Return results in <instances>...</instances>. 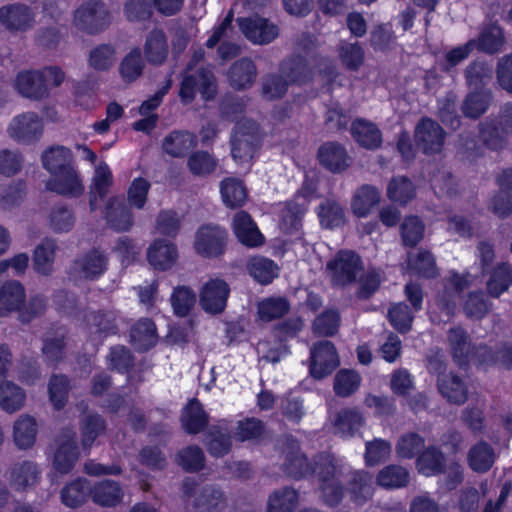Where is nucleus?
<instances>
[{
    "mask_svg": "<svg viewBox=\"0 0 512 512\" xmlns=\"http://www.w3.org/2000/svg\"><path fill=\"white\" fill-rule=\"evenodd\" d=\"M112 173L105 163H100L95 169V175L90 187L89 206L91 211H95L98 207V199L102 200L109 192L112 186Z\"/></svg>",
    "mask_w": 512,
    "mask_h": 512,
    "instance_id": "nucleus-40",
    "label": "nucleus"
},
{
    "mask_svg": "<svg viewBox=\"0 0 512 512\" xmlns=\"http://www.w3.org/2000/svg\"><path fill=\"white\" fill-rule=\"evenodd\" d=\"M144 66L140 49L138 47L133 48L120 63L121 78L127 83L135 81L142 75Z\"/></svg>",
    "mask_w": 512,
    "mask_h": 512,
    "instance_id": "nucleus-57",
    "label": "nucleus"
},
{
    "mask_svg": "<svg viewBox=\"0 0 512 512\" xmlns=\"http://www.w3.org/2000/svg\"><path fill=\"white\" fill-rule=\"evenodd\" d=\"M223 202L231 208L241 206L247 198V191L242 181L235 178H226L220 185Z\"/></svg>",
    "mask_w": 512,
    "mask_h": 512,
    "instance_id": "nucleus-58",
    "label": "nucleus"
},
{
    "mask_svg": "<svg viewBox=\"0 0 512 512\" xmlns=\"http://www.w3.org/2000/svg\"><path fill=\"white\" fill-rule=\"evenodd\" d=\"M43 121L35 112H23L13 117L7 127L8 136L22 144H31L43 134Z\"/></svg>",
    "mask_w": 512,
    "mask_h": 512,
    "instance_id": "nucleus-8",
    "label": "nucleus"
},
{
    "mask_svg": "<svg viewBox=\"0 0 512 512\" xmlns=\"http://www.w3.org/2000/svg\"><path fill=\"white\" fill-rule=\"evenodd\" d=\"M38 433V424L33 416L20 415L13 425V439L19 449H29L35 442Z\"/></svg>",
    "mask_w": 512,
    "mask_h": 512,
    "instance_id": "nucleus-30",
    "label": "nucleus"
},
{
    "mask_svg": "<svg viewBox=\"0 0 512 512\" xmlns=\"http://www.w3.org/2000/svg\"><path fill=\"white\" fill-rule=\"evenodd\" d=\"M327 270L334 285L345 286L356 281L363 270V265L356 253L342 250L327 263Z\"/></svg>",
    "mask_w": 512,
    "mask_h": 512,
    "instance_id": "nucleus-5",
    "label": "nucleus"
},
{
    "mask_svg": "<svg viewBox=\"0 0 512 512\" xmlns=\"http://www.w3.org/2000/svg\"><path fill=\"white\" fill-rule=\"evenodd\" d=\"M90 497L95 504L104 508H112L122 503L124 490L114 480H102L91 486Z\"/></svg>",
    "mask_w": 512,
    "mask_h": 512,
    "instance_id": "nucleus-21",
    "label": "nucleus"
},
{
    "mask_svg": "<svg viewBox=\"0 0 512 512\" xmlns=\"http://www.w3.org/2000/svg\"><path fill=\"white\" fill-rule=\"evenodd\" d=\"M90 333L107 336L117 331L116 317L111 311H93L86 316Z\"/></svg>",
    "mask_w": 512,
    "mask_h": 512,
    "instance_id": "nucleus-51",
    "label": "nucleus"
},
{
    "mask_svg": "<svg viewBox=\"0 0 512 512\" xmlns=\"http://www.w3.org/2000/svg\"><path fill=\"white\" fill-rule=\"evenodd\" d=\"M298 504L299 493L291 487H282L269 495L267 512H294Z\"/></svg>",
    "mask_w": 512,
    "mask_h": 512,
    "instance_id": "nucleus-43",
    "label": "nucleus"
},
{
    "mask_svg": "<svg viewBox=\"0 0 512 512\" xmlns=\"http://www.w3.org/2000/svg\"><path fill=\"white\" fill-rule=\"evenodd\" d=\"M178 258L177 248L165 240L155 241L148 250V261L156 269L171 268Z\"/></svg>",
    "mask_w": 512,
    "mask_h": 512,
    "instance_id": "nucleus-32",
    "label": "nucleus"
},
{
    "mask_svg": "<svg viewBox=\"0 0 512 512\" xmlns=\"http://www.w3.org/2000/svg\"><path fill=\"white\" fill-rule=\"evenodd\" d=\"M310 354V374L315 379L325 378L340 364L336 348L328 340L315 343Z\"/></svg>",
    "mask_w": 512,
    "mask_h": 512,
    "instance_id": "nucleus-10",
    "label": "nucleus"
},
{
    "mask_svg": "<svg viewBox=\"0 0 512 512\" xmlns=\"http://www.w3.org/2000/svg\"><path fill=\"white\" fill-rule=\"evenodd\" d=\"M233 230L238 240L247 247H257L264 242L263 235L251 216L245 211H239L235 214Z\"/></svg>",
    "mask_w": 512,
    "mask_h": 512,
    "instance_id": "nucleus-23",
    "label": "nucleus"
},
{
    "mask_svg": "<svg viewBox=\"0 0 512 512\" xmlns=\"http://www.w3.org/2000/svg\"><path fill=\"white\" fill-rule=\"evenodd\" d=\"M492 74V67L479 60L471 62L464 70L467 85L477 91L492 79Z\"/></svg>",
    "mask_w": 512,
    "mask_h": 512,
    "instance_id": "nucleus-55",
    "label": "nucleus"
},
{
    "mask_svg": "<svg viewBox=\"0 0 512 512\" xmlns=\"http://www.w3.org/2000/svg\"><path fill=\"white\" fill-rule=\"evenodd\" d=\"M493 100L490 90L469 92L462 101L461 112L469 119L476 120L486 113Z\"/></svg>",
    "mask_w": 512,
    "mask_h": 512,
    "instance_id": "nucleus-33",
    "label": "nucleus"
},
{
    "mask_svg": "<svg viewBox=\"0 0 512 512\" xmlns=\"http://www.w3.org/2000/svg\"><path fill=\"white\" fill-rule=\"evenodd\" d=\"M24 391L14 383L5 381L0 384V407L8 412L14 413L20 410L25 403Z\"/></svg>",
    "mask_w": 512,
    "mask_h": 512,
    "instance_id": "nucleus-53",
    "label": "nucleus"
},
{
    "mask_svg": "<svg viewBox=\"0 0 512 512\" xmlns=\"http://www.w3.org/2000/svg\"><path fill=\"white\" fill-rule=\"evenodd\" d=\"M446 344L453 361L459 367H467L470 363L479 365L493 360L485 356L489 353V348L482 344H473L469 333L462 326H452L447 330Z\"/></svg>",
    "mask_w": 512,
    "mask_h": 512,
    "instance_id": "nucleus-2",
    "label": "nucleus"
},
{
    "mask_svg": "<svg viewBox=\"0 0 512 512\" xmlns=\"http://www.w3.org/2000/svg\"><path fill=\"white\" fill-rule=\"evenodd\" d=\"M197 145L194 134L188 131H173L162 142L163 150L172 157H184Z\"/></svg>",
    "mask_w": 512,
    "mask_h": 512,
    "instance_id": "nucleus-36",
    "label": "nucleus"
},
{
    "mask_svg": "<svg viewBox=\"0 0 512 512\" xmlns=\"http://www.w3.org/2000/svg\"><path fill=\"white\" fill-rule=\"evenodd\" d=\"M104 218L109 227L115 231H128L133 225V215L125 200L113 196L105 206Z\"/></svg>",
    "mask_w": 512,
    "mask_h": 512,
    "instance_id": "nucleus-20",
    "label": "nucleus"
},
{
    "mask_svg": "<svg viewBox=\"0 0 512 512\" xmlns=\"http://www.w3.org/2000/svg\"><path fill=\"white\" fill-rule=\"evenodd\" d=\"M462 310L468 319L481 320L492 310V303L482 291H472L463 299Z\"/></svg>",
    "mask_w": 512,
    "mask_h": 512,
    "instance_id": "nucleus-46",
    "label": "nucleus"
},
{
    "mask_svg": "<svg viewBox=\"0 0 512 512\" xmlns=\"http://www.w3.org/2000/svg\"><path fill=\"white\" fill-rule=\"evenodd\" d=\"M110 21V13L106 6L102 2L95 0L84 3L74 14L75 26L91 34L108 27Z\"/></svg>",
    "mask_w": 512,
    "mask_h": 512,
    "instance_id": "nucleus-6",
    "label": "nucleus"
},
{
    "mask_svg": "<svg viewBox=\"0 0 512 512\" xmlns=\"http://www.w3.org/2000/svg\"><path fill=\"white\" fill-rule=\"evenodd\" d=\"M445 135V131L436 121L423 118L415 128L414 139L417 147L425 154H436L444 146Z\"/></svg>",
    "mask_w": 512,
    "mask_h": 512,
    "instance_id": "nucleus-12",
    "label": "nucleus"
},
{
    "mask_svg": "<svg viewBox=\"0 0 512 512\" xmlns=\"http://www.w3.org/2000/svg\"><path fill=\"white\" fill-rule=\"evenodd\" d=\"M91 486L86 479L78 478L63 487L61 500L64 505L76 508L85 503L90 496Z\"/></svg>",
    "mask_w": 512,
    "mask_h": 512,
    "instance_id": "nucleus-47",
    "label": "nucleus"
},
{
    "mask_svg": "<svg viewBox=\"0 0 512 512\" xmlns=\"http://www.w3.org/2000/svg\"><path fill=\"white\" fill-rule=\"evenodd\" d=\"M181 422L185 431L190 434L199 433L208 424V416L198 400L189 401L182 413Z\"/></svg>",
    "mask_w": 512,
    "mask_h": 512,
    "instance_id": "nucleus-44",
    "label": "nucleus"
},
{
    "mask_svg": "<svg viewBox=\"0 0 512 512\" xmlns=\"http://www.w3.org/2000/svg\"><path fill=\"white\" fill-rule=\"evenodd\" d=\"M424 446L425 440L421 435L415 432H407L399 437L395 446V452L399 458L412 459Z\"/></svg>",
    "mask_w": 512,
    "mask_h": 512,
    "instance_id": "nucleus-63",
    "label": "nucleus"
},
{
    "mask_svg": "<svg viewBox=\"0 0 512 512\" xmlns=\"http://www.w3.org/2000/svg\"><path fill=\"white\" fill-rule=\"evenodd\" d=\"M290 83L285 76L279 73H269L261 80V96L267 101H274L283 98Z\"/></svg>",
    "mask_w": 512,
    "mask_h": 512,
    "instance_id": "nucleus-50",
    "label": "nucleus"
},
{
    "mask_svg": "<svg viewBox=\"0 0 512 512\" xmlns=\"http://www.w3.org/2000/svg\"><path fill=\"white\" fill-rule=\"evenodd\" d=\"M80 452L77 445V434L71 428L63 429L55 438L51 454L53 475L70 473L79 460Z\"/></svg>",
    "mask_w": 512,
    "mask_h": 512,
    "instance_id": "nucleus-4",
    "label": "nucleus"
},
{
    "mask_svg": "<svg viewBox=\"0 0 512 512\" xmlns=\"http://www.w3.org/2000/svg\"><path fill=\"white\" fill-rule=\"evenodd\" d=\"M0 298L8 313L17 311L25 301V289L19 281H7L0 288Z\"/></svg>",
    "mask_w": 512,
    "mask_h": 512,
    "instance_id": "nucleus-56",
    "label": "nucleus"
},
{
    "mask_svg": "<svg viewBox=\"0 0 512 512\" xmlns=\"http://www.w3.org/2000/svg\"><path fill=\"white\" fill-rule=\"evenodd\" d=\"M392 446L387 440L375 438L365 444L364 460L367 466H375L385 462L391 454Z\"/></svg>",
    "mask_w": 512,
    "mask_h": 512,
    "instance_id": "nucleus-62",
    "label": "nucleus"
},
{
    "mask_svg": "<svg viewBox=\"0 0 512 512\" xmlns=\"http://www.w3.org/2000/svg\"><path fill=\"white\" fill-rule=\"evenodd\" d=\"M257 68L250 58H241L234 62L228 71L230 85L237 90L250 88L257 77Z\"/></svg>",
    "mask_w": 512,
    "mask_h": 512,
    "instance_id": "nucleus-26",
    "label": "nucleus"
},
{
    "mask_svg": "<svg viewBox=\"0 0 512 512\" xmlns=\"http://www.w3.org/2000/svg\"><path fill=\"white\" fill-rule=\"evenodd\" d=\"M379 202V191L373 186L363 185L355 192L351 202V208L356 216L365 217Z\"/></svg>",
    "mask_w": 512,
    "mask_h": 512,
    "instance_id": "nucleus-45",
    "label": "nucleus"
},
{
    "mask_svg": "<svg viewBox=\"0 0 512 512\" xmlns=\"http://www.w3.org/2000/svg\"><path fill=\"white\" fill-rule=\"evenodd\" d=\"M280 72L290 84H304L313 78V71L301 56H293L283 60L280 64Z\"/></svg>",
    "mask_w": 512,
    "mask_h": 512,
    "instance_id": "nucleus-39",
    "label": "nucleus"
},
{
    "mask_svg": "<svg viewBox=\"0 0 512 512\" xmlns=\"http://www.w3.org/2000/svg\"><path fill=\"white\" fill-rule=\"evenodd\" d=\"M495 460V450L485 441L477 442L468 451V465L477 473H485L490 470Z\"/></svg>",
    "mask_w": 512,
    "mask_h": 512,
    "instance_id": "nucleus-37",
    "label": "nucleus"
},
{
    "mask_svg": "<svg viewBox=\"0 0 512 512\" xmlns=\"http://www.w3.org/2000/svg\"><path fill=\"white\" fill-rule=\"evenodd\" d=\"M446 459L436 447L429 446L418 456L416 468L420 474L434 476L445 471Z\"/></svg>",
    "mask_w": 512,
    "mask_h": 512,
    "instance_id": "nucleus-41",
    "label": "nucleus"
},
{
    "mask_svg": "<svg viewBox=\"0 0 512 512\" xmlns=\"http://www.w3.org/2000/svg\"><path fill=\"white\" fill-rule=\"evenodd\" d=\"M347 490L353 503L360 506L365 504L375 492L373 475L365 470L351 472Z\"/></svg>",
    "mask_w": 512,
    "mask_h": 512,
    "instance_id": "nucleus-19",
    "label": "nucleus"
},
{
    "mask_svg": "<svg viewBox=\"0 0 512 512\" xmlns=\"http://www.w3.org/2000/svg\"><path fill=\"white\" fill-rule=\"evenodd\" d=\"M226 233L219 226H201L194 240L196 252L203 257H214L223 252Z\"/></svg>",
    "mask_w": 512,
    "mask_h": 512,
    "instance_id": "nucleus-13",
    "label": "nucleus"
},
{
    "mask_svg": "<svg viewBox=\"0 0 512 512\" xmlns=\"http://www.w3.org/2000/svg\"><path fill=\"white\" fill-rule=\"evenodd\" d=\"M263 131L251 119L239 121L231 138V153L233 159L239 163H248L261 145Z\"/></svg>",
    "mask_w": 512,
    "mask_h": 512,
    "instance_id": "nucleus-3",
    "label": "nucleus"
},
{
    "mask_svg": "<svg viewBox=\"0 0 512 512\" xmlns=\"http://www.w3.org/2000/svg\"><path fill=\"white\" fill-rule=\"evenodd\" d=\"M170 300L174 313L179 317H185L195 305L196 294L187 286H178Z\"/></svg>",
    "mask_w": 512,
    "mask_h": 512,
    "instance_id": "nucleus-64",
    "label": "nucleus"
},
{
    "mask_svg": "<svg viewBox=\"0 0 512 512\" xmlns=\"http://www.w3.org/2000/svg\"><path fill=\"white\" fill-rule=\"evenodd\" d=\"M131 341L139 350H147L157 342L156 326L148 318L141 319L131 329Z\"/></svg>",
    "mask_w": 512,
    "mask_h": 512,
    "instance_id": "nucleus-48",
    "label": "nucleus"
},
{
    "mask_svg": "<svg viewBox=\"0 0 512 512\" xmlns=\"http://www.w3.org/2000/svg\"><path fill=\"white\" fill-rule=\"evenodd\" d=\"M364 424L363 415L355 408H344L332 420L334 432L343 437H351Z\"/></svg>",
    "mask_w": 512,
    "mask_h": 512,
    "instance_id": "nucleus-38",
    "label": "nucleus"
},
{
    "mask_svg": "<svg viewBox=\"0 0 512 512\" xmlns=\"http://www.w3.org/2000/svg\"><path fill=\"white\" fill-rule=\"evenodd\" d=\"M415 194V186L407 177L397 176L389 182L387 195L394 202L404 205L412 200Z\"/></svg>",
    "mask_w": 512,
    "mask_h": 512,
    "instance_id": "nucleus-61",
    "label": "nucleus"
},
{
    "mask_svg": "<svg viewBox=\"0 0 512 512\" xmlns=\"http://www.w3.org/2000/svg\"><path fill=\"white\" fill-rule=\"evenodd\" d=\"M46 188L68 197H77L84 192L82 179L73 166L54 174L48 180Z\"/></svg>",
    "mask_w": 512,
    "mask_h": 512,
    "instance_id": "nucleus-17",
    "label": "nucleus"
},
{
    "mask_svg": "<svg viewBox=\"0 0 512 512\" xmlns=\"http://www.w3.org/2000/svg\"><path fill=\"white\" fill-rule=\"evenodd\" d=\"M229 286L221 279H211L205 283L200 292V305L211 314L221 313L229 296Z\"/></svg>",
    "mask_w": 512,
    "mask_h": 512,
    "instance_id": "nucleus-16",
    "label": "nucleus"
},
{
    "mask_svg": "<svg viewBox=\"0 0 512 512\" xmlns=\"http://www.w3.org/2000/svg\"><path fill=\"white\" fill-rule=\"evenodd\" d=\"M312 467L306 456L300 451L298 443L292 441L284 451L283 469L285 473L294 479H300L311 474Z\"/></svg>",
    "mask_w": 512,
    "mask_h": 512,
    "instance_id": "nucleus-28",
    "label": "nucleus"
},
{
    "mask_svg": "<svg viewBox=\"0 0 512 512\" xmlns=\"http://www.w3.org/2000/svg\"><path fill=\"white\" fill-rule=\"evenodd\" d=\"M511 285L512 265L501 262L491 269L486 282V291L490 297L499 298Z\"/></svg>",
    "mask_w": 512,
    "mask_h": 512,
    "instance_id": "nucleus-31",
    "label": "nucleus"
},
{
    "mask_svg": "<svg viewBox=\"0 0 512 512\" xmlns=\"http://www.w3.org/2000/svg\"><path fill=\"white\" fill-rule=\"evenodd\" d=\"M320 163L329 171L339 173L349 167V156L345 148L335 142H327L318 150Z\"/></svg>",
    "mask_w": 512,
    "mask_h": 512,
    "instance_id": "nucleus-25",
    "label": "nucleus"
},
{
    "mask_svg": "<svg viewBox=\"0 0 512 512\" xmlns=\"http://www.w3.org/2000/svg\"><path fill=\"white\" fill-rule=\"evenodd\" d=\"M41 477V471L35 462L25 460L15 463L10 469V484L16 490H25L36 485Z\"/></svg>",
    "mask_w": 512,
    "mask_h": 512,
    "instance_id": "nucleus-27",
    "label": "nucleus"
},
{
    "mask_svg": "<svg viewBox=\"0 0 512 512\" xmlns=\"http://www.w3.org/2000/svg\"><path fill=\"white\" fill-rule=\"evenodd\" d=\"M437 387L441 396L450 404L460 406L468 399L469 388L467 383L453 373L439 377Z\"/></svg>",
    "mask_w": 512,
    "mask_h": 512,
    "instance_id": "nucleus-22",
    "label": "nucleus"
},
{
    "mask_svg": "<svg viewBox=\"0 0 512 512\" xmlns=\"http://www.w3.org/2000/svg\"><path fill=\"white\" fill-rule=\"evenodd\" d=\"M0 23L9 31H26L35 23V12L27 5L14 3L0 8Z\"/></svg>",
    "mask_w": 512,
    "mask_h": 512,
    "instance_id": "nucleus-14",
    "label": "nucleus"
},
{
    "mask_svg": "<svg viewBox=\"0 0 512 512\" xmlns=\"http://www.w3.org/2000/svg\"><path fill=\"white\" fill-rule=\"evenodd\" d=\"M351 133L355 141L363 148L374 150L382 144L380 129L368 120L356 119L352 123Z\"/></svg>",
    "mask_w": 512,
    "mask_h": 512,
    "instance_id": "nucleus-29",
    "label": "nucleus"
},
{
    "mask_svg": "<svg viewBox=\"0 0 512 512\" xmlns=\"http://www.w3.org/2000/svg\"><path fill=\"white\" fill-rule=\"evenodd\" d=\"M81 444L89 449L97 437L105 433L106 422L98 414H87L80 420Z\"/></svg>",
    "mask_w": 512,
    "mask_h": 512,
    "instance_id": "nucleus-49",
    "label": "nucleus"
},
{
    "mask_svg": "<svg viewBox=\"0 0 512 512\" xmlns=\"http://www.w3.org/2000/svg\"><path fill=\"white\" fill-rule=\"evenodd\" d=\"M193 506L198 512H223L228 506V498L221 488L206 485L196 489Z\"/></svg>",
    "mask_w": 512,
    "mask_h": 512,
    "instance_id": "nucleus-18",
    "label": "nucleus"
},
{
    "mask_svg": "<svg viewBox=\"0 0 512 512\" xmlns=\"http://www.w3.org/2000/svg\"><path fill=\"white\" fill-rule=\"evenodd\" d=\"M237 23L244 36L256 45L269 44L279 35V29L274 23L258 15L238 18Z\"/></svg>",
    "mask_w": 512,
    "mask_h": 512,
    "instance_id": "nucleus-11",
    "label": "nucleus"
},
{
    "mask_svg": "<svg viewBox=\"0 0 512 512\" xmlns=\"http://www.w3.org/2000/svg\"><path fill=\"white\" fill-rule=\"evenodd\" d=\"M58 245L52 238H44L33 251L34 269L42 274L49 275L53 271V265L56 257Z\"/></svg>",
    "mask_w": 512,
    "mask_h": 512,
    "instance_id": "nucleus-35",
    "label": "nucleus"
},
{
    "mask_svg": "<svg viewBox=\"0 0 512 512\" xmlns=\"http://www.w3.org/2000/svg\"><path fill=\"white\" fill-rule=\"evenodd\" d=\"M476 49L487 54H495L502 51L505 44L504 32L501 27L491 25L486 27L479 35Z\"/></svg>",
    "mask_w": 512,
    "mask_h": 512,
    "instance_id": "nucleus-54",
    "label": "nucleus"
},
{
    "mask_svg": "<svg viewBox=\"0 0 512 512\" xmlns=\"http://www.w3.org/2000/svg\"><path fill=\"white\" fill-rule=\"evenodd\" d=\"M144 55L148 63L162 65L169 54V45L163 30L155 28L148 33L143 46Z\"/></svg>",
    "mask_w": 512,
    "mask_h": 512,
    "instance_id": "nucleus-24",
    "label": "nucleus"
},
{
    "mask_svg": "<svg viewBox=\"0 0 512 512\" xmlns=\"http://www.w3.org/2000/svg\"><path fill=\"white\" fill-rule=\"evenodd\" d=\"M108 262L109 258L104 250L90 249L73 261L71 275L80 280L98 279L107 270Z\"/></svg>",
    "mask_w": 512,
    "mask_h": 512,
    "instance_id": "nucleus-7",
    "label": "nucleus"
},
{
    "mask_svg": "<svg viewBox=\"0 0 512 512\" xmlns=\"http://www.w3.org/2000/svg\"><path fill=\"white\" fill-rule=\"evenodd\" d=\"M197 89L205 100H210L215 96V77L210 70L200 69L196 76L185 72L179 90L182 103H191L195 98Z\"/></svg>",
    "mask_w": 512,
    "mask_h": 512,
    "instance_id": "nucleus-9",
    "label": "nucleus"
},
{
    "mask_svg": "<svg viewBox=\"0 0 512 512\" xmlns=\"http://www.w3.org/2000/svg\"><path fill=\"white\" fill-rule=\"evenodd\" d=\"M249 274L259 283L268 284L278 276V266L270 259L255 256L247 264Z\"/></svg>",
    "mask_w": 512,
    "mask_h": 512,
    "instance_id": "nucleus-52",
    "label": "nucleus"
},
{
    "mask_svg": "<svg viewBox=\"0 0 512 512\" xmlns=\"http://www.w3.org/2000/svg\"><path fill=\"white\" fill-rule=\"evenodd\" d=\"M43 167L52 175L73 166L72 152L64 146H53L41 156Z\"/></svg>",
    "mask_w": 512,
    "mask_h": 512,
    "instance_id": "nucleus-42",
    "label": "nucleus"
},
{
    "mask_svg": "<svg viewBox=\"0 0 512 512\" xmlns=\"http://www.w3.org/2000/svg\"><path fill=\"white\" fill-rule=\"evenodd\" d=\"M409 482L410 472L398 464H389L380 469L376 475L377 485L386 490L406 487Z\"/></svg>",
    "mask_w": 512,
    "mask_h": 512,
    "instance_id": "nucleus-34",
    "label": "nucleus"
},
{
    "mask_svg": "<svg viewBox=\"0 0 512 512\" xmlns=\"http://www.w3.org/2000/svg\"><path fill=\"white\" fill-rule=\"evenodd\" d=\"M14 86L21 96L34 101L48 98L50 94L41 70H27L18 73Z\"/></svg>",
    "mask_w": 512,
    "mask_h": 512,
    "instance_id": "nucleus-15",
    "label": "nucleus"
},
{
    "mask_svg": "<svg viewBox=\"0 0 512 512\" xmlns=\"http://www.w3.org/2000/svg\"><path fill=\"white\" fill-rule=\"evenodd\" d=\"M50 229L55 233L69 232L75 225L73 211L65 205L54 206L47 217Z\"/></svg>",
    "mask_w": 512,
    "mask_h": 512,
    "instance_id": "nucleus-59",
    "label": "nucleus"
},
{
    "mask_svg": "<svg viewBox=\"0 0 512 512\" xmlns=\"http://www.w3.org/2000/svg\"><path fill=\"white\" fill-rule=\"evenodd\" d=\"M361 383V376L354 370L341 369L334 377L333 389L339 397H349L355 393Z\"/></svg>",
    "mask_w": 512,
    "mask_h": 512,
    "instance_id": "nucleus-60",
    "label": "nucleus"
},
{
    "mask_svg": "<svg viewBox=\"0 0 512 512\" xmlns=\"http://www.w3.org/2000/svg\"><path fill=\"white\" fill-rule=\"evenodd\" d=\"M343 467L332 454L322 453L314 459L311 473L317 478L320 500L328 507L338 506L344 498Z\"/></svg>",
    "mask_w": 512,
    "mask_h": 512,
    "instance_id": "nucleus-1",
    "label": "nucleus"
}]
</instances>
